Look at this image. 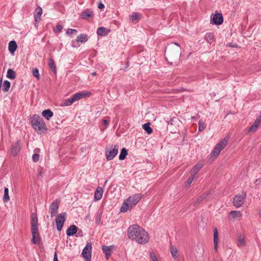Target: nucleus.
<instances>
[{"instance_id":"nucleus-1","label":"nucleus","mask_w":261,"mask_h":261,"mask_svg":"<svg viewBox=\"0 0 261 261\" xmlns=\"http://www.w3.org/2000/svg\"><path fill=\"white\" fill-rule=\"evenodd\" d=\"M128 238L139 244H146L149 240L148 232L137 224L130 225L127 229Z\"/></svg>"},{"instance_id":"nucleus-2","label":"nucleus","mask_w":261,"mask_h":261,"mask_svg":"<svg viewBox=\"0 0 261 261\" xmlns=\"http://www.w3.org/2000/svg\"><path fill=\"white\" fill-rule=\"evenodd\" d=\"M141 198V194H136L129 196L123 202L120 208V211L124 213L132 210L139 202Z\"/></svg>"},{"instance_id":"nucleus-3","label":"nucleus","mask_w":261,"mask_h":261,"mask_svg":"<svg viewBox=\"0 0 261 261\" xmlns=\"http://www.w3.org/2000/svg\"><path fill=\"white\" fill-rule=\"evenodd\" d=\"M31 232L32 234V242L34 244H38L40 242V235L38 231V219L37 215L33 214L31 219Z\"/></svg>"},{"instance_id":"nucleus-4","label":"nucleus","mask_w":261,"mask_h":261,"mask_svg":"<svg viewBox=\"0 0 261 261\" xmlns=\"http://www.w3.org/2000/svg\"><path fill=\"white\" fill-rule=\"evenodd\" d=\"M31 123L33 128L36 131L47 130V127L43 119L38 115H34L31 117Z\"/></svg>"},{"instance_id":"nucleus-5","label":"nucleus","mask_w":261,"mask_h":261,"mask_svg":"<svg viewBox=\"0 0 261 261\" xmlns=\"http://www.w3.org/2000/svg\"><path fill=\"white\" fill-rule=\"evenodd\" d=\"M229 139V137L227 136L222 139L217 144L211 153V158H216L220 154L221 151L225 147Z\"/></svg>"},{"instance_id":"nucleus-6","label":"nucleus","mask_w":261,"mask_h":261,"mask_svg":"<svg viewBox=\"0 0 261 261\" xmlns=\"http://www.w3.org/2000/svg\"><path fill=\"white\" fill-rule=\"evenodd\" d=\"M119 146L118 145L112 146L109 149L106 148V155L108 161L112 160L118 153Z\"/></svg>"},{"instance_id":"nucleus-7","label":"nucleus","mask_w":261,"mask_h":261,"mask_svg":"<svg viewBox=\"0 0 261 261\" xmlns=\"http://www.w3.org/2000/svg\"><path fill=\"white\" fill-rule=\"evenodd\" d=\"M91 250L92 244L90 243H88L82 252V256L85 259V261H91Z\"/></svg>"},{"instance_id":"nucleus-8","label":"nucleus","mask_w":261,"mask_h":261,"mask_svg":"<svg viewBox=\"0 0 261 261\" xmlns=\"http://www.w3.org/2000/svg\"><path fill=\"white\" fill-rule=\"evenodd\" d=\"M66 220V213H62L57 215L56 219V223L57 229L61 231L62 229L63 225Z\"/></svg>"},{"instance_id":"nucleus-9","label":"nucleus","mask_w":261,"mask_h":261,"mask_svg":"<svg viewBox=\"0 0 261 261\" xmlns=\"http://www.w3.org/2000/svg\"><path fill=\"white\" fill-rule=\"evenodd\" d=\"M91 95V93L88 91H83L75 93L72 97L74 102L79 100L81 99L89 97Z\"/></svg>"},{"instance_id":"nucleus-10","label":"nucleus","mask_w":261,"mask_h":261,"mask_svg":"<svg viewBox=\"0 0 261 261\" xmlns=\"http://www.w3.org/2000/svg\"><path fill=\"white\" fill-rule=\"evenodd\" d=\"M175 44L177 46L176 47L174 46H170L168 51H166L167 55L170 57H178L180 55V46L177 43H175Z\"/></svg>"},{"instance_id":"nucleus-11","label":"nucleus","mask_w":261,"mask_h":261,"mask_svg":"<svg viewBox=\"0 0 261 261\" xmlns=\"http://www.w3.org/2000/svg\"><path fill=\"white\" fill-rule=\"evenodd\" d=\"M211 18V23L216 25H220L222 24L223 21V16L221 13L212 14Z\"/></svg>"},{"instance_id":"nucleus-12","label":"nucleus","mask_w":261,"mask_h":261,"mask_svg":"<svg viewBox=\"0 0 261 261\" xmlns=\"http://www.w3.org/2000/svg\"><path fill=\"white\" fill-rule=\"evenodd\" d=\"M59 203L60 200H56L51 204L49 208V213H50L52 217L55 216L58 213Z\"/></svg>"},{"instance_id":"nucleus-13","label":"nucleus","mask_w":261,"mask_h":261,"mask_svg":"<svg viewBox=\"0 0 261 261\" xmlns=\"http://www.w3.org/2000/svg\"><path fill=\"white\" fill-rule=\"evenodd\" d=\"M245 195L244 194L236 195L233 199V205L236 207H240L244 203Z\"/></svg>"},{"instance_id":"nucleus-14","label":"nucleus","mask_w":261,"mask_h":261,"mask_svg":"<svg viewBox=\"0 0 261 261\" xmlns=\"http://www.w3.org/2000/svg\"><path fill=\"white\" fill-rule=\"evenodd\" d=\"M229 218L233 221L240 220L242 217V214L240 211H232L229 213Z\"/></svg>"},{"instance_id":"nucleus-15","label":"nucleus","mask_w":261,"mask_h":261,"mask_svg":"<svg viewBox=\"0 0 261 261\" xmlns=\"http://www.w3.org/2000/svg\"><path fill=\"white\" fill-rule=\"evenodd\" d=\"M21 148V142L20 141H18L16 143H15L13 145L11 153L13 155L15 156L16 155L17 153L19 151Z\"/></svg>"},{"instance_id":"nucleus-16","label":"nucleus","mask_w":261,"mask_h":261,"mask_svg":"<svg viewBox=\"0 0 261 261\" xmlns=\"http://www.w3.org/2000/svg\"><path fill=\"white\" fill-rule=\"evenodd\" d=\"M113 246H107L103 245L102 247V250L103 252V253L105 254L106 257L107 259H108L110 257V256L111 255V251L113 249Z\"/></svg>"},{"instance_id":"nucleus-17","label":"nucleus","mask_w":261,"mask_h":261,"mask_svg":"<svg viewBox=\"0 0 261 261\" xmlns=\"http://www.w3.org/2000/svg\"><path fill=\"white\" fill-rule=\"evenodd\" d=\"M203 166V163L202 162H198L191 170V175L195 176L199 170Z\"/></svg>"},{"instance_id":"nucleus-18","label":"nucleus","mask_w":261,"mask_h":261,"mask_svg":"<svg viewBox=\"0 0 261 261\" xmlns=\"http://www.w3.org/2000/svg\"><path fill=\"white\" fill-rule=\"evenodd\" d=\"M110 30L105 27H100L97 30V34L99 36H104L108 35Z\"/></svg>"},{"instance_id":"nucleus-19","label":"nucleus","mask_w":261,"mask_h":261,"mask_svg":"<svg viewBox=\"0 0 261 261\" xmlns=\"http://www.w3.org/2000/svg\"><path fill=\"white\" fill-rule=\"evenodd\" d=\"M103 194V189L102 188L98 187L97 188L95 194H94V199L95 200H100Z\"/></svg>"},{"instance_id":"nucleus-20","label":"nucleus","mask_w":261,"mask_h":261,"mask_svg":"<svg viewBox=\"0 0 261 261\" xmlns=\"http://www.w3.org/2000/svg\"><path fill=\"white\" fill-rule=\"evenodd\" d=\"M88 40V36L86 34H81L77 37L76 40L73 41L72 43L74 44L75 41L77 42L85 43Z\"/></svg>"},{"instance_id":"nucleus-21","label":"nucleus","mask_w":261,"mask_h":261,"mask_svg":"<svg viewBox=\"0 0 261 261\" xmlns=\"http://www.w3.org/2000/svg\"><path fill=\"white\" fill-rule=\"evenodd\" d=\"M237 245L240 247L246 246L245 238L244 235H239L238 237Z\"/></svg>"},{"instance_id":"nucleus-22","label":"nucleus","mask_w":261,"mask_h":261,"mask_svg":"<svg viewBox=\"0 0 261 261\" xmlns=\"http://www.w3.org/2000/svg\"><path fill=\"white\" fill-rule=\"evenodd\" d=\"M129 19L132 22L138 21L142 17V14L138 13L133 12L132 15L129 16Z\"/></svg>"},{"instance_id":"nucleus-23","label":"nucleus","mask_w":261,"mask_h":261,"mask_svg":"<svg viewBox=\"0 0 261 261\" xmlns=\"http://www.w3.org/2000/svg\"><path fill=\"white\" fill-rule=\"evenodd\" d=\"M17 48V45L15 41H11L9 43L8 48L11 54H13Z\"/></svg>"},{"instance_id":"nucleus-24","label":"nucleus","mask_w":261,"mask_h":261,"mask_svg":"<svg viewBox=\"0 0 261 261\" xmlns=\"http://www.w3.org/2000/svg\"><path fill=\"white\" fill-rule=\"evenodd\" d=\"M170 252L173 258L175 259H177L179 257V254L178 253L176 247L174 246L171 245L170 247Z\"/></svg>"},{"instance_id":"nucleus-25","label":"nucleus","mask_w":261,"mask_h":261,"mask_svg":"<svg viewBox=\"0 0 261 261\" xmlns=\"http://www.w3.org/2000/svg\"><path fill=\"white\" fill-rule=\"evenodd\" d=\"M42 115L46 119L49 120L50 118H51L53 116V113L50 110L47 109L43 111L42 112Z\"/></svg>"},{"instance_id":"nucleus-26","label":"nucleus","mask_w":261,"mask_h":261,"mask_svg":"<svg viewBox=\"0 0 261 261\" xmlns=\"http://www.w3.org/2000/svg\"><path fill=\"white\" fill-rule=\"evenodd\" d=\"M42 10L41 8L38 7L35 10V19L36 22H39L40 20V17L42 14Z\"/></svg>"},{"instance_id":"nucleus-27","label":"nucleus","mask_w":261,"mask_h":261,"mask_svg":"<svg viewBox=\"0 0 261 261\" xmlns=\"http://www.w3.org/2000/svg\"><path fill=\"white\" fill-rule=\"evenodd\" d=\"M110 122V118L109 117H106L102 121V123L100 125V129L101 131H103L108 126Z\"/></svg>"},{"instance_id":"nucleus-28","label":"nucleus","mask_w":261,"mask_h":261,"mask_svg":"<svg viewBox=\"0 0 261 261\" xmlns=\"http://www.w3.org/2000/svg\"><path fill=\"white\" fill-rule=\"evenodd\" d=\"M74 102L72 97L62 100L61 106L62 107H67L71 106Z\"/></svg>"},{"instance_id":"nucleus-29","label":"nucleus","mask_w":261,"mask_h":261,"mask_svg":"<svg viewBox=\"0 0 261 261\" xmlns=\"http://www.w3.org/2000/svg\"><path fill=\"white\" fill-rule=\"evenodd\" d=\"M77 231V227L75 225L70 226L67 230V234L68 236H72Z\"/></svg>"},{"instance_id":"nucleus-30","label":"nucleus","mask_w":261,"mask_h":261,"mask_svg":"<svg viewBox=\"0 0 261 261\" xmlns=\"http://www.w3.org/2000/svg\"><path fill=\"white\" fill-rule=\"evenodd\" d=\"M92 15V12L89 10H86L81 13V17L83 19H86L91 17Z\"/></svg>"},{"instance_id":"nucleus-31","label":"nucleus","mask_w":261,"mask_h":261,"mask_svg":"<svg viewBox=\"0 0 261 261\" xmlns=\"http://www.w3.org/2000/svg\"><path fill=\"white\" fill-rule=\"evenodd\" d=\"M48 66L51 69V70L54 72L55 73H56V66L55 65V63L53 59H49L48 61Z\"/></svg>"},{"instance_id":"nucleus-32","label":"nucleus","mask_w":261,"mask_h":261,"mask_svg":"<svg viewBox=\"0 0 261 261\" xmlns=\"http://www.w3.org/2000/svg\"><path fill=\"white\" fill-rule=\"evenodd\" d=\"M7 77L10 79L13 80L16 77V73L12 69H9L7 71Z\"/></svg>"},{"instance_id":"nucleus-33","label":"nucleus","mask_w":261,"mask_h":261,"mask_svg":"<svg viewBox=\"0 0 261 261\" xmlns=\"http://www.w3.org/2000/svg\"><path fill=\"white\" fill-rule=\"evenodd\" d=\"M150 125L149 123H147L142 125L143 128L148 134H151L152 133V129L150 127Z\"/></svg>"},{"instance_id":"nucleus-34","label":"nucleus","mask_w":261,"mask_h":261,"mask_svg":"<svg viewBox=\"0 0 261 261\" xmlns=\"http://www.w3.org/2000/svg\"><path fill=\"white\" fill-rule=\"evenodd\" d=\"M204 39L207 42L211 43L214 40V36L212 33H206V34L205 35V36L204 37Z\"/></svg>"},{"instance_id":"nucleus-35","label":"nucleus","mask_w":261,"mask_h":261,"mask_svg":"<svg viewBox=\"0 0 261 261\" xmlns=\"http://www.w3.org/2000/svg\"><path fill=\"white\" fill-rule=\"evenodd\" d=\"M9 200H10V197L9 196V189L7 188H5L3 200L5 202H7Z\"/></svg>"},{"instance_id":"nucleus-36","label":"nucleus","mask_w":261,"mask_h":261,"mask_svg":"<svg viewBox=\"0 0 261 261\" xmlns=\"http://www.w3.org/2000/svg\"><path fill=\"white\" fill-rule=\"evenodd\" d=\"M127 154V150L123 148L121 149L120 154L119 155V159L120 160H123Z\"/></svg>"},{"instance_id":"nucleus-37","label":"nucleus","mask_w":261,"mask_h":261,"mask_svg":"<svg viewBox=\"0 0 261 261\" xmlns=\"http://www.w3.org/2000/svg\"><path fill=\"white\" fill-rule=\"evenodd\" d=\"M10 87V83L8 81H5L4 82L3 85V91L5 92H7L9 91V88Z\"/></svg>"},{"instance_id":"nucleus-38","label":"nucleus","mask_w":261,"mask_h":261,"mask_svg":"<svg viewBox=\"0 0 261 261\" xmlns=\"http://www.w3.org/2000/svg\"><path fill=\"white\" fill-rule=\"evenodd\" d=\"M259 125L258 123L254 122L252 125L249 127L248 132H255Z\"/></svg>"},{"instance_id":"nucleus-39","label":"nucleus","mask_w":261,"mask_h":261,"mask_svg":"<svg viewBox=\"0 0 261 261\" xmlns=\"http://www.w3.org/2000/svg\"><path fill=\"white\" fill-rule=\"evenodd\" d=\"M66 33L70 37H73L76 34L77 31L76 30L69 29Z\"/></svg>"},{"instance_id":"nucleus-40","label":"nucleus","mask_w":261,"mask_h":261,"mask_svg":"<svg viewBox=\"0 0 261 261\" xmlns=\"http://www.w3.org/2000/svg\"><path fill=\"white\" fill-rule=\"evenodd\" d=\"M214 242H218V232L217 228L214 229Z\"/></svg>"},{"instance_id":"nucleus-41","label":"nucleus","mask_w":261,"mask_h":261,"mask_svg":"<svg viewBox=\"0 0 261 261\" xmlns=\"http://www.w3.org/2000/svg\"><path fill=\"white\" fill-rule=\"evenodd\" d=\"M206 124L201 120L199 122V131L203 130L206 128Z\"/></svg>"},{"instance_id":"nucleus-42","label":"nucleus","mask_w":261,"mask_h":261,"mask_svg":"<svg viewBox=\"0 0 261 261\" xmlns=\"http://www.w3.org/2000/svg\"><path fill=\"white\" fill-rule=\"evenodd\" d=\"M194 178V176L191 175L188 178L187 181L186 182V186L188 187H189L191 185V184L192 183V182L193 181Z\"/></svg>"},{"instance_id":"nucleus-43","label":"nucleus","mask_w":261,"mask_h":261,"mask_svg":"<svg viewBox=\"0 0 261 261\" xmlns=\"http://www.w3.org/2000/svg\"><path fill=\"white\" fill-rule=\"evenodd\" d=\"M33 75L36 77L38 80H39L40 79V74L39 73V70L37 68L34 69L33 70Z\"/></svg>"},{"instance_id":"nucleus-44","label":"nucleus","mask_w":261,"mask_h":261,"mask_svg":"<svg viewBox=\"0 0 261 261\" xmlns=\"http://www.w3.org/2000/svg\"><path fill=\"white\" fill-rule=\"evenodd\" d=\"M150 257L152 261H158V257L154 252H151L150 253Z\"/></svg>"},{"instance_id":"nucleus-45","label":"nucleus","mask_w":261,"mask_h":261,"mask_svg":"<svg viewBox=\"0 0 261 261\" xmlns=\"http://www.w3.org/2000/svg\"><path fill=\"white\" fill-rule=\"evenodd\" d=\"M32 159L34 162H38L39 160V155L37 153L34 154L32 157Z\"/></svg>"},{"instance_id":"nucleus-46","label":"nucleus","mask_w":261,"mask_h":261,"mask_svg":"<svg viewBox=\"0 0 261 261\" xmlns=\"http://www.w3.org/2000/svg\"><path fill=\"white\" fill-rule=\"evenodd\" d=\"M62 29H63V27L62 25H58L55 28L54 31L56 32H60L62 30Z\"/></svg>"},{"instance_id":"nucleus-47","label":"nucleus","mask_w":261,"mask_h":261,"mask_svg":"<svg viewBox=\"0 0 261 261\" xmlns=\"http://www.w3.org/2000/svg\"><path fill=\"white\" fill-rule=\"evenodd\" d=\"M255 122L256 123H258V125H260L261 123V114L257 117Z\"/></svg>"},{"instance_id":"nucleus-48","label":"nucleus","mask_w":261,"mask_h":261,"mask_svg":"<svg viewBox=\"0 0 261 261\" xmlns=\"http://www.w3.org/2000/svg\"><path fill=\"white\" fill-rule=\"evenodd\" d=\"M214 249L216 251L218 250V242H214Z\"/></svg>"},{"instance_id":"nucleus-49","label":"nucleus","mask_w":261,"mask_h":261,"mask_svg":"<svg viewBox=\"0 0 261 261\" xmlns=\"http://www.w3.org/2000/svg\"><path fill=\"white\" fill-rule=\"evenodd\" d=\"M98 7L99 9H103L105 7V6H104V5L103 4L99 3L98 4Z\"/></svg>"},{"instance_id":"nucleus-50","label":"nucleus","mask_w":261,"mask_h":261,"mask_svg":"<svg viewBox=\"0 0 261 261\" xmlns=\"http://www.w3.org/2000/svg\"><path fill=\"white\" fill-rule=\"evenodd\" d=\"M54 261H58L57 253H55L54 257Z\"/></svg>"},{"instance_id":"nucleus-51","label":"nucleus","mask_w":261,"mask_h":261,"mask_svg":"<svg viewBox=\"0 0 261 261\" xmlns=\"http://www.w3.org/2000/svg\"><path fill=\"white\" fill-rule=\"evenodd\" d=\"M205 196H201V200H202L203 199H204L205 198Z\"/></svg>"},{"instance_id":"nucleus-52","label":"nucleus","mask_w":261,"mask_h":261,"mask_svg":"<svg viewBox=\"0 0 261 261\" xmlns=\"http://www.w3.org/2000/svg\"><path fill=\"white\" fill-rule=\"evenodd\" d=\"M92 75L93 76L95 75H96V72H93V73H92Z\"/></svg>"},{"instance_id":"nucleus-53","label":"nucleus","mask_w":261,"mask_h":261,"mask_svg":"<svg viewBox=\"0 0 261 261\" xmlns=\"http://www.w3.org/2000/svg\"><path fill=\"white\" fill-rule=\"evenodd\" d=\"M255 182H258V180H256V181H255Z\"/></svg>"},{"instance_id":"nucleus-54","label":"nucleus","mask_w":261,"mask_h":261,"mask_svg":"<svg viewBox=\"0 0 261 261\" xmlns=\"http://www.w3.org/2000/svg\"><path fill=\"white\" fill-rule=\"evenodd\" d=\"M39 150V149H38V148L36 149H35V151H36V150Z\"/></svg>"},{"instance_id":"nucleus-55","label":"nucleus","mask_w":261,"mask_h":261,"mask_svg":"<svg viewBox=\"0 0 261 261\" xmlns=\"http://www.w3.org/2000/svg\"><path fill=\"white\" fill-rule=\"evenodd\" d=\"M259 216H260V217L261 218V213L260 214Z\"/></svg>"}]
</instances>
